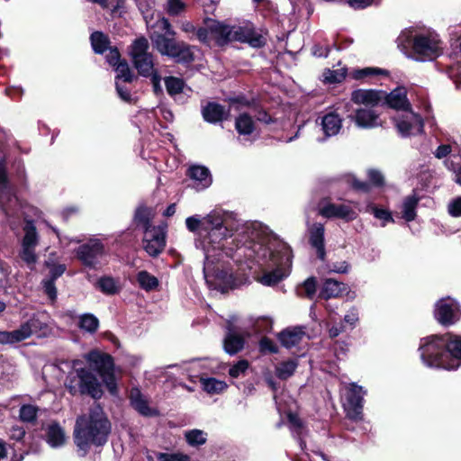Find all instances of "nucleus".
<instances>
[{"instance_id": "5fc2aeb1", "label": "nucleus", "mask_w": 461, "mask_h": 461, "mask_svg": "<svg viewBox=\"0 0 461 461\" xmlns=\"http://www.w3.org/2000/svg\"><path fill=\"white\" fill-rule=\"evenodd\" d=\"M23 341L21 333L18 329L12 331H1L0 330V344H14Z\"/></svg>"}, {"instance_id": "09e8293b", "label": "nucleus", "mask_w": 461, "mask_h": 461, "mask_svg": "<svg viewBox=\"0 0 461 461\" xmlns=\"http://www.w3.org/2000/svg\"><path fill=\"white\" fill-rule=\"evenodd\" d=\"M255 332L258 333H267L272 330L273 321L268 317H257L250 319Z\"/></svg>"}, {"instance_id": "de8ad7c7", "label": "nucleus", "mask_w": 461, "mask_h": 461, "mask_svg": "<svg viewBox=\"0 0 461 461\" xmlns=\"http://www.w3.org/2000/svg\"><path fill=\"white\" fill-rule=\"evenodd\" d=\"M378 75L387 76L388 72L384 69L378 68H364L360 69H355L352 71L351 76L354 79L359 80L367 77H374Z\"/></svg>"}, {"instance_id": "3c124183", "label": "nucleus", "mask_w": 461, "mask_h": 461, "mask_svg": "<svg viewBox=\"0 0 461 461\" xmlns=\"http://www.w3.org/2000/svg\"><path fill=\"white\" fill-rule=\"evenodd\" d=\"M154 461H192V459L188 455L182 452H157L155 453Z\"/></svg>"}, {"instance_id": "72a5a7b5", "label": "nucleus", "mask_w": 461, "mask_h": 461, "mask_svg": "<svg viewBox=\"0 0 461 461\" xmlns=\"http://www.w3.org/2000/svg\"><path fill=\"white\" fill-rule=\"evenodd\" d=\"M235 129L240 136H243V140H249L255 130L254 122L248 113L240 114L235 121Z\"/></svg>"}, {"instance_id": "49530a36", "label": "nucleus", "mask_w": 461, "mask_h": 461, "mask_svg": "<svg viewBox=\"0 0 461 461\" xmlns=\"http://www.w3.org/2000/svg\"><path fill=\"white\" fill-rule=\"evenodd\" d=\"M38 407L32 404H23L19 411V418L22 421L33 423L38 415Z\"/></svg>"}, {"instance_id": "c9c22d12", "label": "nucleus", "mask_w": 461, "mask_h": 461, "mask_svg": "<svg viewBox=\"0 0 461 461\" xmlns=\"http://www.w3.org/2000/svg\"><path fill=\"white\" fill-rule=\"evenodd\" d=\"M420 198L416 194H412L411 195L406 196L403 199L402 206V218L410 222L415 220L416 218V209L419 204Z\"/></svg>"}, {"instance_id": "6ab92c4d", "label": "nucleus", "mask_w": 461, "mask_h": 461, "mask_svg": "<svg viewBox=\"0 0 461 461\" xmlns=\"http://www.w3.org/2000/svg\"><path fill=\"white\" fill-rule=\"evenodd\" d=\"M319 214L325 218H339L346 221L355 220L357 215L356 211L348 204L330 202L320 204Z\"/></svg>"}, {"instance_id": "b1692460", "label": "nucleus", "mask_w": 461, "mask_h": 461, "mask_svg": "<svg viewBox=\"0 0 461 461\" xmlns=\"http://www.w3.org/2000/svg\"><path fill=\"white\" fill-rule=\"evenodd\" d=\"M450 59L452 63L447 65V73L457 86L461 83V38L452 43Z\"/></svg>"}, {"instance_id": "5701e85b", "label": "nucleus", "mask_w": 461, "mask_h": 461, "mask_svg": "<svg viewBox=\"0 0 461 461\" xmlns=\"http://www.w3.org/2000/svg\"><path fill=\"white\" fill-rule=\"evenodd\" d=\"M384 98V92L373 89H357L352 92L351 101L357 104H363L366 108H373Z\"/></svg>"}, {"instance_id": "a878e982", "label": "nucleus", "mask_w": 461, "mask_h": 461, "mask_svg": "<svg viewBox=\"0 0 461 461\" xmlns=\"http://www.w3.org/2000/svg\"><path fill=\"white\" fill-rule=\"evenodd\" d=\"M353 119L360 128H375L382 125L379 115L372 108L357 109Z\"/></svg>"}, {"instance_id": "7ed1b4c3", "label": "nucleus", "mask_w": 461, "mask_h": 461, "mask_svg": "<svg viewBox=\"0 0 461 461\" xmlns=\"http://www.w3.org/2000/svg\"><path fill=\"white\" fill-rule=\"evenodd\" d=\"M420 358L429 367L454 370L461 366V337L432 335L420 339Z\"/></svg>"}, {"instance_id": "680f3d73", "label": "nucleus", "mask_w": 461, "mask_h": 461, "mask_svg": "<svg viewBox=\"0 0 461 461\" xmlns=\"http://www.w3.org/2000/svg\"><path fill=\"white\" fill-rule=\"evenodd\" d=\"M46 264L50 267V277L48 278L50 280L56 281L66 271V266L64 264L50 265L49 262Z\"/></svg>"}, {"instance_id": "e433bc0d", "label": "nucleus", "mask_w": 461, "mask_h": 461, "mask_svg": "<svg viewBox=\"0 0 461 461\" xmlns=\"http://www.w3.org/2000/svg\"><path fill=\"white\" fill-rule=\"evenodd\" d=\"M91 45L94 51L97 54H103L108 50L110 40L107 35L101 32H95L90 36Z\"/></svg>"}, {"instance_id": "c03bdc74", "label": "nucleus", "mask_w": 461, "mask_h": 461, "mask_svg": "<svg viewBox=\"0 0 461 461\" xmlns=\"http://www.w3.org/2000/svg\"><path fill=\"white\" fill-rule=\"evenodd\" d=\"M185 438L188 445L192 447H198L205 444L207 440V434L201 429H190L185 432Z\"/></svg>"}, {"instance_id": "603ef678", "label": "nucleus", "mask_w": 461, "mask_h": 461, "mask_svg": "<svg viewBox=\"0 0 461 461\" xmlns=\"http://www.w3.org/2000/svg\"><path fill=\"white\" fill-rule=\"evenodd\" d=\"M346 74V68H339L336 70L328 68L325 69L322 74L323 81L330 84L339 83L345 78Z\"/></svg>"}, {"instance_id": "4c0bfd02", "label": "nucleus", "mask_w": 461, "mask_h": 461, "mask_svg": "<svg viewBox=\"0 0 461 461\" xmlns=\"http://www.w3.org/2000/svg\"><path fill=\"white\" fill-rule=\"evenodd\" d=\"M137 281L140 288L147 292L155 290L159 285L158 279L146 270L137 274Z\"/></svg>"}, {"instance_id": "dca6fc26", "label": "nucleus", "mask_w": 461, "mask_h": 461, "mask_svg": "<svg viewBox=\"0 0 461 461\" xmlns=\"http://www.w3.org/2000/svg\"><path fill=\"white\" fill-rule=\"evenodd\" d=\"M143 249L150 257H158L166 246V230L164 227H152L144 232Z\"/></svg>"}, {"instance_id": "774afa93", "label": "nucleus", "mask_w": 461, "mask_h": 461, "mask_svg": "<svg viewBox=\"0 0 461 461\" xmlns=\"http://www.w3.org/2000/svg\"><path fill=\"white\" fill-rule=\"evenodd\" d=\"M445 164L448 169L453 170V172L455 173L456 183L461 185V166H459L458 163L455 165L453 161L449 160H447Z\"/></svg>"}, {"instance_id": "6e6552de", "label": "nucleus", "mask_w": 461, "mask_h": 461, "mask_svg": "<svg viewBox=\"0 0 461 461\" xmlns=\"http://www.w3.org/2000/svg\"><path fill=\"white\" fill-rule=\"evenodd\" d=\"M78 363L79 361H74V369L67 376V389L72 395L88 394L94 399H100L103 395L101 383L89 369L77 367Z\"/></svg>"}, {"instance_id": "6e6d98bb", "label": "nucleus", "mask_w": 461, "mask_h": 461, "mask_svg": "<svg viewBox=\"0 0 461 461\" xmlns=\"http://www.w3.org/2000/svg\"><path fill=\"white\" fill-rule=\"evenodd\" d=\"M370 212L374 214L376 219L383 221L382 226H385L387 222H393V219L391 212L388 210L377 208L375 205L369 207Z\"/></svg>"}, {"instance_id": "864d4df0", "label": "nucleus", "mask_w": 461, "mask_h": 461, "mask_svg": "<svg viewBox=\"0 0 461 461\" xmlns=\"http://www.w3.org/2000/svg\"><path fill=\"white\" fill-rule=\"evenodd\" d=\"M298 294L310 299L313 298L316 294V279L314 277L307 278L298 290Z\"/></svg>"}, {"instance_id": "20e7f679", "label": "nucleus", "mask_w": 461, "mask_h": 461, "mask_svg": "<svg viewBox=\"0 0 461 461\" xmlns=\"http://www.w3.org/2000/svg\"><path fill=\"white\" fill-rule=\"evenodd\" d=\"M111 429V422L99 404L92 407L87 415L79 416L74 428V441L80 455L86 456L91 446H104Z\"/></svg>"}, {"instance_id": "ddd939ff", "label": "nucleus", "mask_w": 461, "mask_h": 461, "mask_svg": "<svg viewBox=\"0 0 461 461\" xmlns=\"http://www.w3.org/2000/svg\"><path fill=\"white\" fill-rule=\"evenodd\" d=\"M76 252L84 266L96 268L104 255V247L99 240L95 239L79 246Z\"/></svg>"}, {"instance_id": "e2e57ef3", "label": "nucleus", "mask_w": 461, "mask_h": 461, "mask_svg": "<svg viewBox=\"0 0 461 461\" xmlns=\"http://www.w3.org/2000/svg\"><path fill=\"white\" fill-rule=\"evenodd\" d=\"M447 212L453 217H461V196L448 203Z\"/></svg>"}, {"instance_id": "f8f14e48", "label": "nucleus", "mask_w": 461, "mask_h": 461, "mask_svg": "<svg viewBox=\"0 0 461 461\" xmlns=\"http://www.w3.org/2000/svg\"><path fill=\"white\" fill-rule=\"evenodd\" d=\"M393 120L402 137L417 135L423 131L424 122L422 118L411 109L398 114Z\"/></svg>"}, {"instance_id": "79ce46f5", "label": "nucleus", "mask_w": 461, "mask_h": 461, "mask_svg": "<svg viewBox=\"0 0 461 461\" xmlns=\"http://www.w3.org/2000/svg\"><path fill=\"white\" fill-rule=\"evenodd\" d=\"M288 422L292 433L294 437L299 438L300 447L302 449H303L305 447V442L302 439V435L304 429L302 420L296 414L289 413Z\"/></svg>"}, {"instance_id": "bf43d9fd", "label": "nucleus", "mask_w": 461, "mask_h": 461, "mask_svg": "<svg viewBox=\"0 0 461 461\" xmlns=\"http://www.w3.org/2000/svg\"><path fill=\"white\" fill-rule=\"evenodd\" d=\"M185 9L182 0H168L167 11L170 15H178Z\"/></svg>"}, {"instance_id": "473e14b6", "label": "nucleus", "mask_w": 461, "mask_h": 461, "mask_svg": "<svg viewBox=\"0 0 461 461\" xmlns=\"http://www.w3.org/2000/svg\"><path fill=\"white\" fill-rule=\"evenodd\" d=\"M347 290L344 283L338 282L335 279L329 278L323 283L322 288L320 292V297L323 299H330L338 297Z\"/></svg>"}, {"instance_id": "8fccbe9b", "label": "nucleus", "mask_w": 461, "mask_h": 461, "mask_svg": "<svg viewBox=\"0 0 461 461\" xmlns=\"http://www.w3.org/2000/svg\"><path fill=\"white\" fill-rule=\"evenodd\" d=\"M116 81L122 80L125 83L132 82L134 78V75L132 74L128 63L126 61L119 62L117 66H115Z\"/></svg>"}, {"instance_id": "f704fd0d", "label": "nucleus", "mask_w": 461, "mask_h": 461, "mask_svg": "<svg viewBox=\"0 0 461 461\" xmlns=\"http://www.w3.org/2000/svg\"><path fill=\"white\" fill-rule=\"evenodd\" d=\"M46 438L51 447H59L66 441L65 432L58 423H51L48 426Z\"/></svg>"}, {"instance_id": "39448f33", "label": "nucleus", "mask_w": 461, "mask_h": 461, "mask_svg": "<svg viewBox=\"0 0 461 461\" xmlns=\"http://www.w3.org/2000/svg\"><path fill=\"white\" fill-rule=\"evenodd\" d=\"M164 33L154 32L149 38L154 48L163 56L173 59L177 63H191L194 60L193 48L184 41L175 39L176 32L172 29L167 18H161L157 23Z\"/></svg>"}, {"instance_id": "a211bd4d", "label": "nucleus", "mask_w": 461, "mask_h": 461, "mask_svg": "<svg viewBox=\"0 0 461 461\" xmlns=\"http://www.w3.org/2000/svg\"><path fill=\"white\" fill-rule=\"evenodd\" d=\"M46 316L44 313L33 314L28 321L21 324L18 328L23 340L36 335L37 337H43L49 331V326L46 322Z\"/></svg>"}, {"instance_id": "a18cd8bd", "label": "nucleus", "mask_w": 461, "mask_h": 461, "mask_svg": "<svg viewBox=\"0 0 461 461\" xmlns=\"http://www.w3.org/2000/svg\"><path fill=\"white\" fill-rule=\"evenodd\" d=\"M134 221L136 223V226L141 228L145 233L148 230H151V228L153 227L150 224L149 212L144 207H140L136 210L134 215Z\"/></svg>"}, {"instance_id": "bb28decb", "label": "nucleus", "mask_w": 461, "mask_h": 461, "mask_svg": "<svg viewBox=\"0 0 461 461\" xmlns=\"http://www.w3.org/2000/svg\"><path fill=\"white\" fill-rule=\"evenodd\" d=\"M304 336L305 331L303 327H293L279 332L277 338L283 347L291 348L297 346Z\"/></svg>"}, {"instance_id": "2eb2a0df", "label": "nucleus", "mask_w": 461, "mask_h": 461, "mask_svg": "<svg viewBox=\"0 0 461 461\" xmlns=\"http://www.w3.org/2000/svg\"><path fill=\"white\" fill-rule=\"evenodd\" d=\"M130 406L142 417H156L159 415L158 410L151 405L150 398L135 386L128 393Z\"/></svg>"}, {"instance_id": "423d86ee", "label": "nucleus", "mask_w": 461, "mask_h": 461, "mask_svg": "<svg viewBox=\"0 0 461 461\" xmlns=\"http://www.w3.org/2000/svg\"><path fill=\"white\" fill-rule=\"evenodd\" d=\"M231 257V249H227L225 245L220 249H215L204 254L203 276L206 284L211 289L222 293L233 288L235 278L232 271L224 264L220 262L222 254Z\"/></svg>"}, {"instance_id": "c85d7f7f", "label": "nucleus", "mask_w": 461, "mask_h": 461, "mask_svg": "<svg viewBox=\"0 0 461 461\" xmlns=\"http://www.w3.org/2000/svg\"><path fill=\"white\" fill-rule=\"evenodd\" d=\"M388 105L397 111L405 112L411 110V104L406 97V90L404 87H397L390 94L384 93V98Z\"/></svg>"}, {"instance_id": "393cba45", "label": "nucleus", "mask_w": 461, "mask_h": 461, "mask_svg": "<svg viewBox=\"0 0 461 461\" xmlns=\"http://www.w3.org/2000/svg\"><path fill=\"white\" fill-rule=\"evenodd\" d=\"M321 126V130L326 137L337 135L342 127V119L334 111L328 112L323 116L317 119V123Z\"/></svg>"}, {"instance_id": "c756f323", "label": "nucleus", "mask_w": 461, "mask_h": 461, "mask_svg": "<svg viewBox=\"0 0 461 461\" xmlns=\"http://www.w3.org/2000/svg\"><path fill=\"white\" fill-rule=\"evenodd\" d=\"M208 26L211 35L216 40L219 45L231 41L232 26L214 20H209Z\"/></svg>"}, {"instance_id": "ea45409f", "label": "nucleus", "mask_w": 461, "mask_h": 461, "mask_svg": "<svg viewBox=\"0 0 461 461\" xmlns=\"http://www.w3.org/2000/svg\"><path fill=\"white\" fill-rule=\"evenodd\" d=\"M203 389L210 393H220L227 388V384L224 381L218 380L213 377L201 378L200 379Z\"/></svg>"}, {"instance_id": "4468645a", "label": "nucleus", "mask_w": 461, "mask_h": 461, "mask_svg": "<svg viewBox=\"0 0 461 461\" xmlns=\"http://www.w3.org/2000/svg\"><path fill=\"white\" fill-rule=\"evenodd\" d=\"M366 391L356 384H351L347 390L344 403L347 415L353 420H362L363 401Z\"/></svg>"}, {"instance_id": "13d9d810", "label": "nucleus", "mask_w": 461, "mask_h": 461, "mask_svg": "<svg viewBox=\"0 0 461 461\" xmlns=\"http://www.w3.org/2000/svg\"><path fill=\"white\" fill-rule=\"evenodd\" d=\"M249 366V361L242 359L238 361L235 365L230 366L229 369V375L233 378H238L241 375H244Z\"/></svg>"}, {"instance_id": "a19ab883", "label": "nucleus", "mask_w": 461, "mask_h": 461, "mask_svg": "<svg viewBox=\"0 0 461 461\" xmlns=\"http://www.w3.org/2000/svg\"><path fill=\"white\" fill-rule=\"evenodd\" d=\"M298 363L294 359L281 362L276 367V375L281 380H286L294 375Z\"/></svg>"}, {"instance_id": "052dcab7", "label": "nucleus", "mask_w": 461, "mask_h": 461, "mask_svg": "<svg viewBox=\"0 0 461 461\" xmlns=\"http://www.w3.org/2000/svg\"><path fill=\"white\" fill-rule=\"evenodd\" d=\"M41 285L44 289V293L50 297V299L55 300L57 298L55 281L45 278L42 280Z\"/></svg>"}, {"instance_id": "9b49d317", "label": "nucleus", "mask_w": 461, "mask_h": 461, "mask_svg": "<svg viewBox=\"0 0 461 461\" xmlns=\"http://www.w3.org/2000/svg\"><path fill=\"white\" fill-rule=\"evenodd\" d=\"M23 231L19 258L32 269L38 261L36 247L39 244V234L32 221H26Z\"/></svg>"}, {"instance_id": "2f4dec72", "label": "nucleus", "mask_w": 461, "mask_h": 461, "mask_svg": "<svg viewBox=\"0 0 461 461\" xmlns=\"http://www.w3.org/2000/svg\"><path fill=\"white\" fill-rule=\"evenodd\" d=\"M95 288L105 295H114L121 292L122 285L119 278L111 276L99 277L95 285Z\"/></svg>"}, {"instance_id": "aec40b11", "label": "nucleus", "mask_w": 461, "mask_h": 461, "mask_svg": "<svg viewBox=\"0 0 461 461\" xmlns=\"http://www.w3.org/2000/svg\"><path fill=\"white\" fill-rule=\"evenodd\" d=\"M247 42L253 48H260L266 44L265 38L255 32L249 23L244 26H232L231 41Z\"/></svg>"}, {"instance_id": "4d7b16f0", "label": "nucleus", "mask_w": 461, "mask_h": 461, "mask_svg": "<svg viewBox=\"0 0 461 461\" xmlns=\"http://www.w3.org/2000/svg\"><path fill=\"white\" fill-rule=\"evenodd\" d=\"M258 347L260 352L263 354H276L278 352V347L276 346V344L267 337H263L259 340Z\"/></svg>"}, {"instance_id": "f257e3e1", "label": "nucleus", "mask_w": 461, "mask_h": 461, "mask_svg": "<svg viewBox=\"0 0 461 461\" xmlns=\"http://www.w3.org/2000/svg\"><path fill=\"white\" fill-rule=\"evenodd\" d=\"M265 230L258 222H245L240 234L244 236L237 245L239 256L255 260L259 266L273 267L266 271L259 282L264 285H275L288 276L292 266L291 248L276 238L264 236Z\"/></svg>"}, {"instance_id": "0e129e2a", "label": "nucleus", "mask_w": 461, "mask_h": 461, "mask_svg": "<svg viewBox=\"0 0 461 461\" xmlns=\"http://www.w3.org/2000/svg\"><path fill=\"white\" fill-rule=\"evenodd\" d=\"M211 35L208 21L206 22V27H200L196 29L194 38H196L202 43H209V36Z\"/></svg>"}, {"instance_id": "1a4fd4ad", "label": "nucleus", "mask_w": 461, "mask_h": 461, "mask_svg": "<svg viewBox=\"0 0 461 461\" xmlns=\"http://www.w3.org/2000/svg\"><path fill=\"white\" fill-rule=\"evenodd\" d=\"M149 41L145 37L136 39L131 45L130 55L134 68L144 77H149L158 70L155 68L153 56L149 52Z\"/></svg>"}, {"instance_id": "9d476101", "label": "nucleus", "mask_w": 461, "mask_h": 461, "mask_svg": "<svg viewBox=\"0 0 461 461\" xmlns=\"http://www.w3.org/2000/svg\"><path fill=\"white\" fill-rule=\"evenodd\" d=\"M86 360L95 366L103 379L107 390L113 395L118 393L117 383L114 376V365L113 357L108 354L91 351L86 356Z\"/></svg>"}, {"instance_id": "f3484780", "label": "nucleus", "mask_w": 461, "mask_h": 461, "mask_svg": "<svg viewBox=\"0 0 461 461\" xmlns=\"http://www.w3.org/2000/svg\"><path fill=\"white\" fill-rule=\"evenodd\" d=\"M458 304L451 298H444L439 300L435 308V318L444 325L448 326L454 324L458 319Z\"/></svg>"}, {"instance_id": "f03ea898", "label": "nucleus", "mask_w": 461, "mask_h": 461, "mask_svg": "<svg viewBox=\"0 0 461 461\" xmlns=\"http://www.w3.org/2000/svg\"><path fill=\"white\" fill-rule=\"evenodd\" d=\"M186 229L197 234L195 247L203 253L223 248L225 240L237 232V241L244 236L240 234L244 223L240 225L233 212L215 208L207 215L199 214L185 219Z\"/></svg>"}, {"instance_id": "4be33fe9", "label": "nucleus", "mask_w": 461, "mask_h": 461, "mask_svg": "<svg viewBox=\"0 0 461 461\" xmlns=\"http://www.w3.org/2000/svg\"><path fill=\"white\" fill-rule=\"evenodd\" d=\"M187 176L192 180V187L196 191H203L212 183L211 172L204 166L193 165L189 167Z\"/></svg>"}, {"instance_id": "69168bd1", "label": "nucleus", "mask_w": 461, "mask_h": 461, "mask_svg": "<svg viewBox=\"0 0 461 461\" xmlns=\"http://www.w3.org/2000/svg\"><path fill=\"white\" fill-rule=\"evenodd\" d=\"M368 178H369V181L376 185V186H381L384 185V176L382 175V173L378 170H375V169H370L368 170Z\"/></svg>"}, {"instance_id": "cd10ccee", "label": "nucleus", "mask_w": 461, "mask_h": 461, "mask_svg": "<svg viewBox=\"0 0 461 461\" xmlns=\"http://www.w3.org/2000/svg\"><path fill=\"white\" fill-rule=\"evenodd\" d=\"M324 226L321 223H314L309 230L310 244L316 249L317 256L320 259L325 258L326 251L324 245Z\"/></svg>"}, {"instance_id": "7c9ffc66", "label": "nucleus", "mask_w": 461, "mask_h": 461, "mask_svg": "<svg viewBox=\"0 0 461 461\" xmlns=\"http://www.w3.org/2000/svg\"><path fill=\"white\" fill-rule=\"evenodd\" d=\"M204 121L210 123H216L223 121L229 114L224 106L217 103H208L202 110Z\"/></svg>"}, {"instance_id": "338daca9", "label": "nucleus", "mask_w": 461, "mask_h": 461, "mask_svg": "<svg viewBox=\"0 0 461 461\" xmlns=\"http://www.w3.org/2000/svg\"><path fill=\"white\" fill-rule=\"evenodd\" d=\"M350 269V265L347 261H341L338 263H334L330 267V272L338 273V274H347Z\"/></svg>"}, {"instance_id": "412c9836", "label": "nucleus", "mask_w": 461, "mask_h": 461, "mask_svg": "<svg viewBox=\"0 0 461 461\" xmlns=\"http://www.w3.org/2000/svg\"><path fill=\"white\" fill-rule=\"evenodd\" d=\"M226 330L223 348L227 354L233 356L244 348L245 338L235 329L230 321H228Z\"/></svg>"}, {"instance_id": "0eeeda50", "label": "nucleus", "mask_w": 461, "mask_h": 461, "mask_svg": "<svg viewBox=\"0 0 461 461\" xmlns=\"http://www.w3.org/2000/svg\"><path fill=\"white\" fill-rule=\"evenodd\" d=\"M399 45L411 47L416 60L429 61L439 57L443 52L442 42L434 32L418 33L411 30L402 32L397 39Z\"/></svg>"}, {"instance_id": "37998d69", "label": "nucleus", "mask_w": 461, "mask_h": 461, "mask_svg": "<svg viewBox=\"0 0 461 461\" xmlns=\"http://www.w3.org/2000/svg\"><path fill=\"white\" fill-rule=\"evenodd\" d=\"M166 89L170 96H176L183 92L185 82L183 79L176 77H167L164 79Z\"/></svg>"}, {"instance_id": "58836bf2", "label": "nucleus", "mask_w": 461, "mask_h": 461, "mask_svg": "<svg viewBox=\"0 0 461 461\" xmlns=\"http://www.w3.org/2000/svg\"><path fill=\"white\" fill-rule=\"evenodd\" d=\"M78 327L86 332L94 334L99 328V321L92 313H84L79 316Z\"/></svg>"}]
</instances>
